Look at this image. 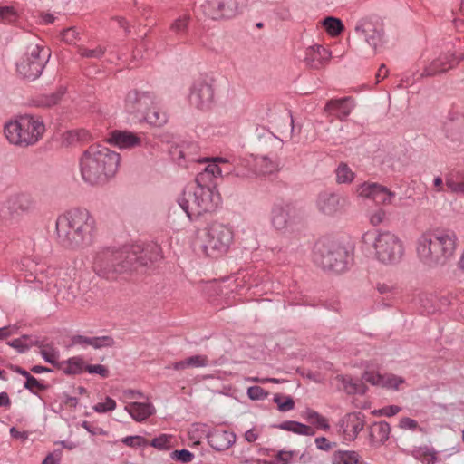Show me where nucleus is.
I'll return each instance as SVG.
<instances>
[{"label":"nucleus","instance_id":"11","mask_svg":"<svg viewBox=\"0 0 464 464\" xmlns=\"http://www.w3.org/2000/svg\"><path fill=\"white\" fill-rule=\"evenodd\" d=\"M214 79L200 76L194 80L189 93L190 103L198 109L208 110L215 102Z\"/></svg>","mask_w":464,"mask_h":464},{"label":"nucleus","instance_id":"27","mask_svg":"<svg viewBox=\"0 0 464 464\" xmlns=\"http://www.w3.org/2000/svg\"><path fill=\"white\" fill-rule=\"evenodd\" d=\"M445 183L448 188L464 197V170H452L447 174Z\"/></svg>","mask_w":464,"mask_h":464},{"label":"nucleus","instance_id":"47","mask_svg":"<svg viewBox=\"0 0 464 464\" xmlns=\"http://www.w3.org/2000/svg\"><path fill=\"white\" fill-rule=\"evenodd\" d=\"M24 387L25 389L29 390L34 394H36L34 389H37L39 391H45L48 386L39 382V381L35 377H34L33 375H30L26 379V381L24 384Z\"/></svg>","mask_w":464,"mask_h":464},{"label":"nucleus","instance_id":"12","mask_svg":"<svg viewBox=\"0 0 464 464\" xmlns=\"http://www.w3.org/2000/svg\"><path fill=\"white\" fill-rule=\"evenodd\" d=\"M157 97L150 91L130 90L125 98V110L141 121V116L146 115L150 107L156 105Z\"/></svg>","mask_w":464,"mask_h":464},{"label":"nucleus","instance_id":"2","mask_svg":"<svg viewBox=\"0 0 464 464\" xmlns=\"http://www.w3.org/2000/svg\"><path fill=\"white\" fill-rule=\"evenodd\" d=\"M96 232V221L85 208H73L56 219L58 242L66 248L78 249L90 246Z\"/></svg>","mask_w":464,"mask_h":464},{"label":"nucleus","instance_id":"1","mask_svg":"<svg viewBox=\"0 0 464 464\" xmlns=\"http://www.w3.org/2000/svg\"><path fill=\"white\" fill-rule=\"evenodd\" d=\"M162 258L160 245H132L122 249L105 247L98 251L93 260V270L101 277L115 280L120 276L138 270Z\"/></svg>","mask_w":464,"mask_h":464},{"label":"nucleus","instance_id":"42","mask_svg":"<svg viewBox=\"0 0 464 464\" xmlns=\"http://www.w3.org/2000/svg\"><path fill=\"white\" fill-rule=\"evenodd\" d=\"M404 382L405 381L402 377L396 376L394 374H386L383 375L382 386L385 388L399 390V386L404 383Z\"/></svg>","mask_w":464,"mask_h":464},{"label":"nucleus","instance_id":"6","mask_svg":"<svg viewBox=\"0 0 464 464\" xmlns=\"http://www.w3.org/2000/svg\"><path fill=\"white\" fill-rule=\"evenodd\" d=\"M370 239H373L374 256L381 263L393 265L401 260L404 255V246L401 239L396 234L381 230L363 234L362 240L364 242Z\"/></svg>","mask_w":464,"mask_h":464},{"label":"nucleus","instance_id":"61","mask_svg":"<svg viewBox=\"0 0 464 464\" xmlns=\"http://www.w3.org/2000/svg\"><path fill=\"white\" fill-rule=\"evenodd\" d=\"M107 26L110 27V28H122V29H126L127 22L122 17H114V18H111V20L109 21Z\"/></svg>","mask_w":464,"mask_h":464},{"label":"nucleus","instance_id":"34","mask_svg":"<svg viewBox=\"0 0 464 464\" xmlns=\"http://www.w3.org/2000/svg\"><path fill=\"white\" fill-rule=\"evenodd\" d=\"M305 419L308 422L312 425H315L318 429L327 430L330 428L327 419L314 410L308 409L305 411Z\"/></svg>","mask_w":464,"mask_h":464},{"label":"nucleus","instance_id":"32","mask_svg":"<svg viewBox=\"0 0 464 464\" xmlns=\"http://www.w3.org/2000/svg\"><path fill=\"white\" fill-rule=\"evenodd\" d=\"M146 121L148 123L155 126H162L168 121L166 112L161 111L155 105L147 111L146 115L141 116V121Z\"/></svg>","mask_w":464,"mask_h":464},{"label":"nucleus","instance_id":"60","mask_svg":"<svg viewBox=\"0 0 464 464\" xmlns=\"http://www.w3.org/2000/svg\"><path fill=\"white\" fill-rule=\"evenodd\" d=\"M400 428L405 430H415L418 427V422L411 418H401L399 424Z\"/></svg>","mask_w":464,"mask_h":464},{"label":"nucleus","instance_id":"7","mask_svg":"<svg viewBox=\"0 0 464 464\" xmlns=\"http://www.w3.org/2000/svg\"><path fill=\"white\" fill-rule=\"evenodd\" d=\"M43 121L32 115H24L5 125L6 139L13 144L27 147L36 143L44 132Z\"/></svg>","mask_w":464,"mask_h":464},{"label":"nucleus","instance_id":"36","mask_svg":"<svg viewBox=\"0 0 464 464\" xmlns=\"http://www.w3.org/2000/svg\"><path fill=\"white\" fill-rule=\"evenodd\" d=\"M354 179V173L344 162H341L336 169V180L338 183H351Z\"/></svg>","mask_w":464,"mask_h":464},{"label":"nucleus","instance_id":"21","mask_svg":"<svg viewBox=\"0 0 464 464\" xmlns=\"http://www.w3.org/2000/svg\"><path fill=\"white\" fill-rule=\"evenodd\" d=\"M107 141L120 149H130L140 144V138L128 130H113Z\"/></svg>","mask_w":464,"mask_h":464},{"label":"nucleus","instance_id":"39","mask_svg":"<svg viewBox=\"0 0 464 464\" xmlns=\"http://www.w3.org/2000/svg\"><path fill=\"white\" fill-rule=\"evenodd\" d=\"M171 439L170 435L161 434L149 442V445L159 450H169L172 447Z\"/></svg>","mask_w":464,"mask_h":464},{"label":"nucleus","instance_id":"58","mask_svg":"<svg viewBox=\"0 0 464 464\" xmlns=\"http://www.w3.org/2000/svg\"><path fill=\"white\" fill-rule=\"evenodd\" d=\"M205 171L208 173H211L214 177L222 176L223 172H225L226 175H228L230 172L228 169H224L222 167H219L217 164H210L207 166Z\"/></svg>","mask_w":464,"mask_h":464},{"label":"nucleus","instance_id":"16","mask_svg":"<svg viewBox=\"0 0 464 464\" xmlns=\"http://www.w3.org/2000/svg\"><path fill=\"white\" fill-rule=\"evenodd\" d=\"M344 198H341L340 195L330 192L323 191L319 193L316 199L317 209L328 216H332L338 212L343 206Z\"/></svg>","mask_w":464,"mask_h":464},{"label":"nucleus","instance_id":"45","mask_svg":"<svg viewBox=\"0 0 464 464\" xmlns=\"http://www.w3.org/2000/svg\"><path fill=\"white\" fill-rule=\"evenodd\" d=\"M170 458L182 463H188L194 459V454L189 450L183 449L172 451Z\"/></svg>","mask_w":464,"mask_h":464},{"label":"nucleus","instance_id":"56","mask_svg":"<svg viewBox=\"0 0 464 464\" xmlns=\"http://www.w3.org/2000/svg\"><path fill=\"white\" fill-rule=\"evenodd\" d=\"M386 219V212L382 208H378L370 216V223L372 226H379Z\"/></svg>","mask_w":464,"mask_h":464},{"label":"nucleus","instance_id":"5","mask_svg":"<svg viewBox=\"0 0 464 464\" xmlns=\"http://www.w3.org/2000/svg\"><path fill=\"white\" fill-rule=\"evenodd\" d=\"M199 179L200 176H198L195 183L187 185L178 198L179 205L190 220L215 211L221 202L219 193L199 184Z\"/></svg>","mask_w":464,"mask_h":464},{"label":"nucleus","instance_id":"29","mask_svg":"<svg viewBox=\"0 0 464 464\" xmlns=\"http://www.w3.org/2000/svg\"><path fill=\"white\" fill-rule=\"evenodd\" d=\"M20 14L13 5H0V24L18 26Z\"/></svg>","mask_w":464,"mask_h":464},{"label":"nucleus","instance_id":"33","mask_svg":"<svg viewBox=\"0 0 464 464\" xmlns=\"http://www.w3.org/2000/svg\"><path fill=\"white\" fill-rule=\"evenodd\" d=\"M360 456L353 450H338L333 454V464H358Z\"/></svg>","mask_w":464,"mask_h":464},{"label":"nucleus","instance_id":"19","mask_svg":"<svg viewBox=\"0 0 464 464\" xmlns=\"http://www.w3.org/2000/svg\"><path fill=\"white\" fill-rule=\"evenodd\" d=\"M353 108V105L351 97H343L328 101L325 104L324 111L328 114L343 121L350 115Z\"/></svg>","mask_w":464,"mask_h":464},{"label":"nucleus","instance_id":"4","mask_svg":"<svg viewBox=\"0 0 464 464\" xmlns=\"http://www.w3.org/2000/svg\"><path fill=\"white\" fill-rule=\"evenodd\" d=\"M120 160V154L109 148L92 144L80 159L81 175L92 185L104 184L116 174Z\"/></svg>","mask_w":464,"mask_h":464},{"label":"nucleus","instance_id":"43","mask_svg":"<svg viewBox=\"0 0 464 464\" xmlns=\"http://www.w3.org/2000/svg\"><path fill=\"white\" fill-rule=\"evenodd\" d=\"M260 171L264 174L272 173L276 169L277 165L267 157H260L256 160Z\"/></svg>","mask_w":464,"mask_h":464},{"label":"nucleus","instance_id":"46","mask_svg":"<svg viewBox=\"0 0 464 464\" xmlns=\"http://www.w3.org/2000/svg\"><path fill=\"white\" fill-rule=\"evenodd\" d=\"M122 442L129 447H145L149 441L142 436H128L122 440Z\"/></svg>","mask_w":464,"mask_h":464},{"label":"nucleus","instance_id":"37","mask_svg":"<svg viewBox=\"0 0 464 464\" xmlns=\"http://www.w3.org/2000/svg\"><path fill=\"white\" fill-rule=\"evenodd\" d=\"M322 26L323 29H345L343 21L335 16H325L319 20L316 27Z\"/></svg>","mask_w":464,"mask_h":464},{"label":"nucleus","instance_id":"44","mask_svg":"<svg viewBox=\"0 0 464 464\" xmlns=\"http://www.w3.org/2000/svg\"><path fill=\"white\" fill-rule=\"evenodd\" d=\"M281 398L280 394H276L274 397V401L277 404L280 411H288L295 408V401L292 397L285 396L284 402L281 401Z\"/></svg>","mask_w":464,"mask_h":464},{"label":"nucleus","instance_id":"63","mask_svg":"<svg viewBox=\"0 0 464 464\" xmlns=\"http://www.w3.org/2000/svg\"><path fill=\"white\" fill-rule=\"evenodd\" d=\"M316 447L322 450H330L332 449V444L329 440L324 437H318L315 439Z\"/></svg>","mask_w":464,"mask_h":464},{"label":"nucleus","instance_id":"48","mask_svg":"<svg viewBox=\"0 0 464 464\" xmlns=\"http://www.w3.org/2000/svg\"><path fill=\"white\" fill-rule=\"evenodd\" d=\"M371 34H366L367 43L376 49L382 43L383 31H369Z\"/></svg>","mask_w":464,"mask_h":464},{"label":"nucleus","instance_id":"28","mask_svg":"<svg viewBox=\"0 0 464 464\" xmlns=\"http://www.w3.org/2000/svg\"><path fill=\"white\" fill-rule=\"evenodd\" d=\"M208 365V358L207 355H193L185 360L176 362L172 364V368L176 371L184 370L186 368H201Z\"/></svg>","mask_w":464,"mask_h":464},{"label":"nucleus","instance_id":"14","mask_svg":"<svg viewBox=\"0 0 464 464\" xmlns=\"http://www.w3.org/2000/svg\"><path fill=\"white\" fill-rule=\"evenodd\" d=\"M300 218V210L292 204L275 205L272 208V224L277 230L285 229Z\"/></svg>","mask_w":464,"mask_h":464},{"label":"nucleus","instance_id":"55","mask_svg":"<svg viewBox=\"0 0 464 464\" xmlns=\"http://www.w3.org/2000/svg\"><path fill=\"white\" fill-rule=\"evenodd\" d=\"M85 371L89 373L92 374H99L103 378H106L109 376V370L102 364H95V365H86Z\"/></svg>","mask_w":464,"mask_h":464},{"label":"nucleus","instance_id":"62","mask_svg":"<svg viewBox=\"0 0 464 464\" xmlns=\"http://www.w3.org/2000/svg\"><path fill=\"white\" fill-rule=\"evenodd\" d=\"M400 411H401V407L396 406V405H391V406L384 407V408L381 409L379 411V412L382 415H384V416H387V417H392V416H394L397 413H399Z\"/></svg>","mask_w":464,"mask_h":464},{"label":"nucleus","instance_id":"26","mask_svg":"<svg viewBox=\"0 0 464 464\" xmlns=\"http://www.w3.org/2000/svg\"><path fill=\"white\" fill-rule=\"evenodd\" d=\"M85 362L82 358L74 356L66 361L60 362L57 368L66 375H76L85 371Z\"/></svg>","mask_w":464,"mask_h":464},{"label":"nucleus","instance_id":"59","mask_svg":"<svg viewBox=\"0 0 464 464\" xmlns=\"http://www.w3.org/2000/svg\"><path fill=\"white\" fill-rule=\"evenodd\" d=\"M72 342L73 344H79L82 346H86V345L92 346L93 337H86L83 335H75L72 337Z\"/></svg>","mask_w":464,"mask_h":464},{"label":"nucleus","instance_id":"64","mask_svg":"<svg viewBox=\"0 0 464 464\" xmlns=\"http://www.w3.org/2000/svg\"><path fill=\"white\" fill-rule=\"evenodd\" d=\"M188 26L187 17H179L174 21L170 29H185Z\"/></svg>","mask_w":464,"mask_h":464},{"label":"nucleus","instance_id":"13","mask_svg":"<svg viewBox=\"0 0 464 464\" xmlns=\"http://www.w3.org/2000/svg\"><path fill=\"white\" fill-rule=\"evenodd\" d=\"M365 426V416L361 411L345 414L339 421V430L346 440L353 441Z\"/></svg>","mask_w":464,"mask_h":464},{"label":"nucleus","instance_id":"23","mask_svg":"<svg viewBox=\"0 0 464 464\" xmlns=\"http://www.w3.org/2000/svg\"><path fill=\"white\" fill-rule=\"evenodd\" d=\"M445 131L450 140L464 143V114L450 120L445 124Z\"/></svg>","mask_w":464,"mask_h":464},{"label":"nucleus","instance_id":"17","mask_svg":"<svg viewBox=\"0 0 464 464\" xmlns=\"http://www.w3.org/2000/svg\"><path fill=\"white\" fill-rule=\"evenodd\" d=\"M458 64L453 54H444L433 60L421 72V77H432L448 72Z\"/></svg>","mask_w":464,"mask_h":464},{"label":"nucleus","instance_id":"50","mask_svg":"<svg viewBox=\"0 0 464 464\" xmlns=\"http://www.w3.org/2000/svg\"><path fill=\"white\" fill-rule=\"evenodd\" d=\"M116 408V401L111 397H107L104 402H99L93 406V410L99 413H104L113 411Z\"/></svg>","mask_w":464,"mask_h":464},{"label":"nucleus","instance_id":"15","mask_svg":"<svg viewBox=\"0 0 464 464\" xmlns=\"http://www.w3.org/2000/svg\"><path fill=\"white\" fill-rule=\"evenodd\" d=\"M359 195L371 198L378 204H391L395 193L377 183H364L359 188Z\"/></svg>","mask_w":464,"mask_h":464},{"label":"nucleus","instance_id":"25","mask_svg":"<svg viewBox=\"0 0 464 464\" xmlns=\"http://www.w3.org/2000/svg\"><path fill=\"white\" fill-rule=\"evenodd\" d=\"M125 410L138 422H141L154 414L155 409L151 403L130 402Z\"/></svg>","mask_w":464,"mask_h":464},{"label":"nucleus","instance_id":"38","mask_svg":"<svg viewBox=\"0 0 464 464\" xmlns=\"http://www.w3.org/2000/svg\"><path fill=\"white\" fill-rule=\"evenodd\" d=\"M64 93L65 88L60 87L55 92L42 96L40 102L45 107L53 106L60 102Z\"/></svg>","mask_w":464,"mask_h":464},{"label":"nucleus","instance_id":"22","mask_svg":"<svg viewBox=\"0 0 464 464\" xmlns=\"http://www.w3.org/2000/svg\"><path fill=\"white\" fill-rule=\"evenodd\" d=\"M236 441V435L231 431L215 430L208 435V442L217 451L229 449Z\"/></svg>","mask_w":464,"mask_h":464},{"label":"nucleus","instance_id":"54","mask_svg":"<svg viewBox=\"0 0 464 464\" xmlns=\"http://www.w3.org/2000/svg\"><path fill=\"white\" fill-rule=\"evenodd\" d=\"M362 380L372 385L382 386L383 375H381L380 373H375L373 372L366 371L362 375Z\"/></svg>","mask_w":464,"mask_h":464},{"label":"nucleus","instance_id":"53","mask_svg":"<svg viewBox=\"0 0 464 464\" xmlns=\"http://www.w3.org/2000/svg\"><path fill=\"white\" fill-rule=\"evenodd\" d=\"M29 339L28 335H23L20 338L14 339L8 344L12 346L13 348L16 349L19 353H25L27 350H29L30 345L25 344L24 341Z\"/></svg>","mask_w":464,"mask_h":464},{"label":"nucleus","instance_id":"18","mask_svg":"<svg viewBox=\"0 0 464 464\" xmlns=\"http://www.w3.org/2000/svg\"><path fill=\"white\" fill-rule=\"evenodd\" d=\"M330 57V53L320 44L311 45L306 48L304 63L311 69L321 68Z\"/></svg>","mask_w":464,"mask_h":464},{"label":"nucleus","instance_id":"51","mask_svg":"<svg viewBox=\"0 0 464 464\" xmlns=\"http://www.w3.org/2000/svg\"><path fill=\"white\" fill-rule=\"evenodd\" d=\"M104 49L101 46L94 49L80 48L81 56L85 58H101L104 54Z\"/></svg>","mask_w":464,"mask_h":464},{"label":"nucleus","instance_id":"41","mask_svg":"<svg viewBox=\"0 0 464 464\" xmlns=\"http://www.w3.org/2000/svg\"><path fill=\"white\" fill-rule=\"evenodd\" d=\"M382 20L378 16H371V17H365L361 19L357 22L356 25L354 26V29H364L365 27H378L382 26Z\"/></svg>","mask_w":464,"mask_h":464},{"label":"nucleus","instance_id":"10","mask_svg":"<svg viewBox=\"0 0 464 464\" xmlns=\"http://www.w3.org/2000/svg\"><path fill=\"white\" fill-rule=\"evenodd\" d=\"M233 231L230 227L214 222L205 231L202 248L206 256L218 258L227 252L233 241Z\"/></svg>","mask_w":464,"mask_h":464},{"label":"nucleus","instance_id":"52","mask_svg":"<svg viewBox=\"0 0 464 464\" xmlns=\"http://www.w3.org/2000/svg\"><path fill=\"white\" fill-rule=\"evenodd\" d=\"M247 395L252 400H264L267 397L268 392L260 386H251L247 390Z\"/></svg>","mask_w":464,"mask_h":464},{"label":"nucleus","instance_id":"24","mask_svg":"<svg viewBox=\"0 0 464 464\" xmlns=\"http://www.w3.org/2000/svg\"><path fill=\"white\" fill-rule=\"evenodd\" d=\"M391 427L386 421L375 422L370 427V441L372 446L378 447L383 444L390 436Z\"/></svg>","mask_w":464,"mask_h":464},{"label":"nucleus","instance_id":"9","mask_svg":"<svg viewBox=\"0 0 464 464\" xmlns=\"http://www.w3.org/2000/svg\"><path fill=\"white\" fill-rule=\"evenodd\" d=\"M348 258L346 248L333 240L323 238L314 246V260L324 270L341 273L346 269Z\"/></svg>","mask_w":464,"mask_h":464},{"label":"nucleus","instance_id":"31","mask_svg":"<svg viewBox=\"0 0 464 464\" xmlns=\"http://www.w3.org/2000/svg\"><path fill=\"white\" fill-rule=\"evenodd\" d=\"M341 382L347 394H364L367 391V386L361 380H353L351 377L343 376Z\"/></svg>","mask_w":464,"mask_h":464},{"label":"nucleus","instance_id":"20","mask_svg":"<svg viewBox=\"0 0 464 464\" xmlns=\"http://www.w3.org/2000/svg\"><path fill=\"white\" fill-rule=\"evenodd\" d=\"M210 5L217 10L219 17L232 18L240 12L246 0H211Z\"/></svg>","mask_w":464,"mask_h":464},{"label":"nucleus","instance_id":"3","mask_svg":"<svg viewBox=\"0 0 464 464\" xmlns=\"http://www.w3.org/2000/svg\"><path fill=\"white\" fill-rule=\"evenodd\" d=\"M457 236L450 230H427L416 241L420 261L430 268L443 266L454 256Z\"/></svg>","mask_w":464,"mask_h":464},{"label":"nucleus","instance_id":"35","mask_svg":"<svg viewBox=\"0 0 464 464\" xmlns=\"http://www.w3.org/2000/svg\"><path fill=\"white\" fill-rule=\"evenodd\" d=\"M31 345H35L41 347V355L43 358L49 363L53 364V366L57 367V364L60 363V362H57L58 354L57 352L51 346H44L40 344L38 340H35L34 342H31Z\"/></svg>","mask_w":464,"mask_h":464},{"label":"nucleus","instance_id":"40","mask_svg":"<svg viewBox=\"0 0 464 464\" xmlns=\"http://www.w3.org/2000/svg\"><path fill=\"white\" fill-rule=\"evenodd\" d=\"M61 17L54 15L53 14L48 12H40L38 15V25L47 26L51 24H54L59 26Z\"/></svg>","mask_w":464,"mask_h":464},{"label":"nucleus","instance_id":"8","mask_svg":"<svg viewBox=\"0 0 464 464\" xmlns=\"http://www.w3.org/2000/svg\"><path fill=\"white\" fill-rule=\"evenodd\" d=\"M50 56L51 51L44 45V41L34 36L24 55L17 63L16 70L23 78L34 81L42 74Z\"/></svg>","mask_w":464,"mask_h":464},{"label":"nucleus","instance_id":"57","mask_svg":"<svg viewBox=\"0 0 464 464\" xmlns=\"http://www.w3.org/2000/svg\"><path fill=\"white\" fill-rule=\"evenodd\" d=\"M58 37L69 44H75L77 38L75 31H60Z\"/></svg>","mask_w":464,"mask_h":464},{"label":"nucleus","instance_id":"30","mask_svg":"<svg viewBox=\"0 0 464 464\" xmlns=\"http://www.w3.org/2000/svg\"><path fill=\"white\" fill-rule=\"evenodd\" d=\"M277 428L283 430L292 431L295 434L314 436V430L308 425L295 420H286L280 423Z\"/></svg>","mask_w":464,"mask_h":464},{"label":"nucleus","instance_id":"49","mask_svg":"<svg viewBox=\"0 0 464 464\" xmlns=\"http://www.w3.org/2000/svg\"><path fill=\"white\" fill-rule=\"evenodd\" d=\"M114 344H115V342L111 336L106 335V336L93 337L92 347L94 349L112 347Z\"/></svg>","mask_w":464,"mask_h":464}]
</instances>
